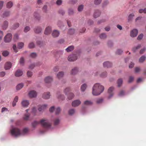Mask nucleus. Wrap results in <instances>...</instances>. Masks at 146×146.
Here are the masks:
<instances>
[{
	"mask_svg": "<svg viewBox=\"0 0 146 146\" xmlns=\"http://www.w3.org/2000/svg\"><path fill=\"white\" fill-rule=\"evenodd\" d=\"M41 31L42 29L39 27H36L34 30L35 32L36 33H39L41 32Z\"/></svg>",
	"mask_w": 146,
	"mask_h": 146,
	"instance_id": "393cba45",
	"label": "nucleus"
},
{
	"mask_svg": "<svg viewBox=\"0 0 146 146\" xmlns=\"http://www.w3.org/2000/svg\"><path fill=\"white\" fill-rule=\"evenodd\" d=\"M50 94L49 92H46L44 93L42 96V97L44 99H48L50 97Z\"/></svg>",
	"mask_w": 146,
	"mask_h": 146,
	"instance_id": "ddd939ff",
	"label": "nucleus"
},
{
	"mask_svg": "<svg viewBox=\"0 0 146 146\" xmlns=\"http://www.w3.org/2000/svg\"><path fill=\"white\" fill-rule=\"evenodd\" d=\"M51 31V28L50 26L46 27L44 31V33L46 35H48L50 34Z\"/></svg>",
	"mask_w": 146,
	"mask_h": 146,
	"instance_id": "1a4fd4ad",
	"label": "nucleus"
},
{
	"mask_svg": "<svg viewBox=\"0 0 146 146\" xmlns=\"http://www.w3.org/2000/svg\"><path fill=\"white\" fill-rule=\"evenodd\" d=\"M100 14V12L98 10H96L94 12L93 16L94 17L96 18L99 17Z\"/></svg>",
	"mask_w": 146,
	"mask_h": 146,
	"instance_id": "6ab92c4d",
	"label": "nucleus"
},
{
	"mask_svg": "<svg viewBox=\"0 0 146 146\" xmlns=\"http://www.w3.org/2000/svg\"><path fill=\"white\" fill-rule=\"evenodd\" d=\"M11 64L10 62H7L5 64V69L6 70L9 69L11 68Z\"/></svg>",
	"mask_w": 146,
	"mask_h": 146,
	"instance_id": "dca6fc26",
	"label": "nucleus"
},
{
	"mask_svg": "<svg viewBox=\"0 0 146 146\" xmlns=\"http://www.w3.org/2000/svg\"><path fill=\"white\" fill-rule=\"evenodd\" d=\"M135 15L133 13L130 14L128 17V22H130L132 21Z\"/></svg>",
	"mask_w": 146,
	"mask_h": 146,
	"instance_id": "b1692460",
	"label": "nucleus"
},
{
	"mask_svg": "<svg viewBox=\"0 0 146 146\" xmlns=\"http://www.w3.org/2000/svg\"><path fill=\"white\" fill-rule=\"evenodd\" d=\"M33 75L32 72L31 71H28L27 73V75L28 77H31Z\"/></svg>",
	"mask_w": 146,
	"mask_h": 146,
	"instance_id": "603ef678",
	"label": "nucleus"
},
{
	"mask_svg": "<svg viewBox=\"0 0 146 146\" xmlns=\"http://www.w3.org/2000/svg\"><path fill=\"white\" fill-rule=\"evenodd\" d=\"M19 62L20 64H21L23 65L24 64V60L23 57L20 58Z\"/></svg>",
	"mask_w": 146,
	"mask_h": 146,
	"instance_id": "3c124183",
	"label": "nucleus"
},
{
	"mask_svg": "<svg viewBox=\"0 0 146 146\" xmlns=\"http://www.w3.org/2000/svg\"><path fill=\"white\" fill-rule=\"evenodd\" d=\"M138 33V31L136 29H134L130 33V36L132 37H135L137 36Z\"/></svg>",
	"mask_w": 146,
	"mask_h": 146,
	"instance_id": "0eeeda50",
	"label": "nucleus"
},
{
	"mask_svg": "<svg viewBox=\"0 0 146 146\" xmlns=\"http://www.w3.org/2000/svg\"><path fill=\"white\" fill-rule=\"evenodd\" d=\"M2 54L3 56H6L9 55V52L7 51H4L2 53Z\"/></svg>",
	"mask_w": 146,
	"mask_h": 146,
	"instance_id": "a18cd8bd",
	"label": "nucleus"
},
{
	"mask_svg": "<svg viewBox=\"0 0 146 146\" xmlns=\"http://www.w3.org/2000/svg\"><path fill=\"white\" fill-rule=\"evenodd\" d=\"M145 56H142L139 59V62L141 63L143 62L145 60Z\"/></svg>",
	"mask_w": 146,
	"mask_h": 146,
	"instance_id": "e433bc0d",
	"label": "nucleus"
},
{
	"mask_svg": "<svg viewBox=\"0 0 146 146\" xmlns=\"http://www.w3.org/2000/svg\"><path fill=\"white\" fill-rule=\"evenodd\" d=\"M143 36V35L142 34H141L139 35L137 38V39L138 40H140L142 39Z\"/></svg>",
	"mask_w": 146,
	"mask_h": 146,
	"instance_id": "e2e57ef3",
	"label": "nucleus"
},
{
	"mask_svg": "<svg viewBox=\"0 0 146 146\" xmlns=\"http://www.w3.org/2000/svg\"><path fill=\"white\" fill-rule=\"evenodd\" d=\"M24 45V43L22 42H19L18 44V47L19 49L22 48Z\"/></svg>",
	"mask_w": 146,
	"mask_h": 146,
	"instance_id": "c9c22d12",
	"label": "nucleus"
},
{
	"mask_svg": "<svg viewBox=\"0 0 146 146\" xmlns=\"http://www.w3.org/2000/svg\"><path fill=\"white\" fill-rule=\"evenodd\" d=\"M64 75V72H59L57 75V77L58 78L60 79L63 77Z\"/></svg>",
	"mask_w": 146,
	"mask_h": 146,
	"instance_id": "a878e982",
	"label": "nucleus"
},
{
	"mask_svg": "<svg viewBox=\"0 0 146 146\" xmlns=\"http://www.w3.org/2000/svg\"><path fill=\"white\" fill-rule=\"evenodd\" d=\"M75 112V110L73 109L70 110L68 111L69 114L70 115H72Z\"/></svg>",
	"mask_w": 146,
	"mask_h": 146,
	"instance_id": "79ce46f5",
	"label": "nucleus"
},
{
	"mask_svg": "<svg viewBox=\"0 0 146 146\" xmlns=\"http://www.w3.org/2000/svg\"><path fill=\"white\" fill-rule=\"evenodd\" d=\"M62 0H57L56 1V4L57 5H60L62 4Z\"/></svg>",
	"mask_w": 146,
	"mask_h": 146,
	"instance_id": "09e8293b",
	"label": "nucleus"
},
{
	"mask_svg": "<svg viewBox=\"0 0 146 146\" xmlns=\"http://www.w3.org/2000/svg\"><path fill=\"white\" fill-rule=\"evenodd\" d=\"M61 109L59 107L57 108L55 110V113L56 114H58L61 111Z\"/></svg>",
	"mask_w": 146,
	"mask_h": 146,
	"instance_id": "ea45409f",
	"label": "nucleus"
},
{
	"mask_svg": "<svg viewBox=\"0 0 146 146\" xmlns=\"http://www.w3.org/2000/svg\"><path fill=\"white\" fill-rule=\"evenodd\" d=\"M39 123L45 128H49L51 126V124L48 120L45 119H42L40 121H34L32 123V125L33 127H35Z\"/></svg>",
	"mask_w": 146,
	"mask_h": 146,
	"instance_id": "f03ea898",
	"label": "nucleus"
},
{
	"mask_svg": "<svg viewBox=\"0 0 146 146\" xmlns=\"http://www.w3.org/2000/svg\"><path fill=\"white\" fill-rule=\"evenodd\" d=\"M70 88H66L64 90V92L65 93L66 95H68L69 94V95L68 96V98L69 100L72 99L74 97V95L73 93H70Z\"/></svg>",
	"mask_w": 146,
	"mask_h": 146,
	"instance_id": "20e7f679",
	"label": "nucleus"
},
{
	"mask_svg": "<svg viewBox=\"0 0 146 146\" xmlns=\"http://www.w3.org/2000/svg\"><path fill=\"white\" fill-rule=\"evenodd\" d=\"M22 105L23 107H27L29 104V102L27 100H23L21 102Z\"/></svg>",
	"mask_w": 146,
	"mask_h": 146,
	"instance_id": "412c9836",
	"label": "nucleus"
},
{
	"mask_svg": "<svg viewBox=\"0 0 146 146\" xmlns=\"http://www.w3.org/2000/svg\"><path fill=\"white\" fill-rule=\"evenodd\" d=\"M13 48L14 51L16 52H17L18 51L17 50V48L16 46V45L15 44H14L13 46Z\"/></svg>",
	"mask_w": 146,
	"mask_h": 146,
	"instance_id": "0e129e2a",
	"label": "nucleus"
},
{
	"mask_svg": "<svg viewBox=\"0 0 146 146\" xmlns=\"http://www.w3.org/2000/svg\"><path fill=\"white\" fill-rule=\"evenodd\" d=\"M101 77L102 78L105 77L107 76V73L106 72H104L102 73L100 75Z\"/></svg>",
	"mask_w": 146,
	"mask_h": 146,
	"instance_id": "5fc2aeb1",
	"label": "nucleus"
},
{
	"mask_svg": "<svg viewBox=\"0 0 146 146\" xmlns=\"http://www.w3.org/2000/svg\"><path fill=\"white\" fill-rule=\"evenodd\" d=\"M123 52V51L120 49H118L117 50L116 54H120Z\"/></svg>",
	"mask_w": 146,
	"mask_h": 146,
	"instance_id": "680f3d73",
	"label": "nucleus"
},
{
	"mask_svg": "<svg viewBox=\"0 0 146 146\" xmlns=\"http://www.w3.org/2000/svg\"><path fill=\"white\" fill-rule=\"evenodd\" d=\"M77 57L75 54L70 55L68 57V60L69 61H74L77 59Z\"/></svg>",
	"mask_w": 146,
	"mask_h": 146,
	"instance_id": "423d86ee",
	"label": "nucleus"
},
{
	"mask_svg": "<svg viewBox=\"0 0 146 146\" xmlns=\"http://www.w3.org/2000/svg\"><path fill=\"white\" fill-rule=\"evenodd\" d=\"M84 8V5H80L78 7V10L79 11H81Z\"/></svg>",
	"mask_w": 146,
	"mask_h": 146,
	"instance_id": "58836bf2",
	"label": "nucleus"
},
{
	"mask_svg": "<svg viewBox=\"0 0 146 146\" xmlns=\"http://www.w3.org/2000/svg\"><path fill=\"white\" fill-rule=\"evenodd\" d=\"M81 104V102L79 100H76L74 101L72 103V106L73 107L77 106Z\"/></svg>",
	"mask_w": 146,
	"mask_h": 146,
	"instance_id": "9b49d317",
	"label": "nucleus"
},
{
	"mask_svg": "<svg viewBox=\"0 0 146 146\" xmlns=\"http://www.w3.org/2000/svg\"><path fill=\"white\" fill-rule=\"evenodd\" d=\"M140 70V68L139 67H136L135 68V72L136 73L139 72Z\"/></svg>",
	"mask_w": 146,
	"mask_h": 146,
	"instance_id": "69168bd1",
	"label": "nucleus"
},
{
	"mask_svg": "<svg viewBox=\"0 0 146 146\" xmlns=\"http://www.w3.org/2000/svg\"><path fill=\"white\" fill-rule=\"evenodd\" d=\"M29 95L30 97L33 98L36 96L37 93L35 91L33 90L30 91L29 92Z\"/></svg>",
	"mask_w": 146,
	"mask_h": 146,
	"instance_id": "f8f14e48",
	"label": "nucleus"
},
{
	"mask_svg": "<svg viewBox=\"0 0 146 146\" xmlns=\"http://www.w3.org/2000/svg\"><path fill=\"white\" fill-rule=\"evenodd\" d=\"M140 47L141 45H138L136 47L133 48L132 49V50L133 52H135L136 50L139 49L140 48Z\"/></svg>",
	"mask_w": 146,
	"mask_h": 146,
	"instance_id": "49530a36",
	"label": "nucleus"
},
{
	"mask_svg": "<svg viewBox=\"0 0 146 146\" xmlns=\"http://www.w3.org/2000/svg\"><path fill=\"white\" fill-rule=\"evenodd\" d=\"M29 113L25 114L23 117V119L25 120H29Z\"/></svg>",
	"mask_w": 146,
	"mask_h": 146,
	"instance_id": "473e14b6",
	"label": "nucleus"
},
{
	"mask_svg": "<svg viewBox=\"0 0 146 146\" xmlns=\"http://www.w3.org/2000/svg\"><path fill=\"white\" fill-rule=\"evenodd\" d=\"M12 38V35L11 33L7 34L4 38V41L6 42H10Z\"/></svg>",
	"mask_w": 146,
	"mask_h": 146,
	"instance_id": "39448f33",
	"label": "nucleus"
},
{
	"mask_svg": "<svg viewBox=\"0 0 146 146\" xmlns=\"http://www.w3.org/2000/svg\"><path fill=\"white\" fill-rule=\"evenodd\" d=\"M74 48V47L73 46H70L68 47L66 49V50L67 52H69L72 50Z\"/></svg>",
	"mask_w": 146,
	"mask_h": 146,
	"instance_id": "c85d7f7f",
	"label": "nucleus"
},
{
	"mask_svg": "<svg viewBox=\"0 0 146 146\" xmlns=\"http://www.w3.org/2000/svg\"><path fill=\"white\" fill-rule=\"evenodd\" d=\"M103 66L104 67H106L107 68L110 67L112 66V64L108 62L107 61L104 62L103 63Z\"/></svg>",
	"mask_w": 146,
	"mask_h": 146,
	"instance_id": "aec40b11",
	"label": "nucleus"
},
{
	"mask_svg": "<svg viewBox=\"0 0 146 146\" xmlns=\"http://www.w3.org/2000/svg\"><path fill=\"white\" fill-rule=\"evenodd\" d=\"M59 120L58 119H55L54 121V123L55 125H58L59 122Z\"/></svg>",
	"mask_w": 146,
	"mask_h": 146,
	"instance_id": "bf43d9fd",
	"label": "nucleus"
},
{
	"mask_svg": "<svg viewBox=\"0 0 146 146\" xmlns=\"http://www.w3.org/2000/svg\"><path fill=\"white\" fill-rule=\"evenodd\" d=\"M10 12L8 11H5L2 15V17L3 18L7 17L10 15Z\"/></svg>",
	"mask_w": 146,
	"mask_h": 146,
	"instance_id": "4be33fe9",
	"label": "nucleus"
},
{
	"mask_svg": "<svg viewBox=\"0 0 146 146\" xmlns=\"http://www.w3.org/2000/svg\"><path fill=\"white\" fill-rule=\"evenodd\" d=\"M103 101V99L102 98L98 99L96 101V103L98 104L102 103Z\"/></svg>",
	"mask_w": 146,
	"mask_h": 146,
	"instance_id": "13d9d810",
	"label": "nucleus"
},
{
	"mask_svg": "<svg viewBox=\"0 0 146 146\" xmlns=\"http://www.w3.org/2000/svg\"><path fill=\"white\" fill-rule=\"evenodd\" d=\"M58 98L60 100H63L65 98V97L63 95L60 94H58Z\"/></svg>",
	"mask_w": 146,
	"mask_h": 146,
	"instance_id": "7c9ffc66",
	"label": "nucleus"
},
{
	"mask_svg": "<svg viewBox=\"0 0 146 146\" xmlns=\"http://www.w3.org/2000/svg\"><path fill=\"white\" fill-rule=\"evenodd\" d=\"M30 30V28L28 26H27L25 27L24 30V32L26 33L29 31Z\"/></svg>",
	"mask_w": 146,
	"mask_h": 146,
	"instance_id": "4d7b16f0",
	"label": "nucleus"
},
{
	"mask_svg": "<svg viewBox=\"0 0 146 146\" xmlns=\"http://www.w3.org/2000/svg\"><path fill=\"white\" fill-rule=\"evenodd\" d=\"M47 7L46 5H45L44 6V7H43L42 10L43 11L45 12H46L47 11Z\"/></svg>",
	"mask_w": 146,
	"mask_h": 146,
	"instance_id": "052dcab7",
	"label": "nucleus"
},
{
	"mask_svg": "<svg viewBox=\"0 0 146 146\" xmlns=\"http://www.w3.org/2000/svg\"><path fill=\"white\" fill-rule=\"evenodd\" d=\"M23 74V71L20 70H18L16 71L15 75L16 76L19 77L22 76Z\"/></svg>",
	"mask_w": 146,
	"mask_h": 146,
	"instance_id": "f3484780",
	"label": "nucleus"
},
{
	"mask_svg": "<svg viewBox=\"0 0 146 146\" xmlns=\"http://www.w3.org/2000/svg\"><path fill=\"white\" fill-rule=\"evenodd\" d=\"M36 109L34 107L33 108L32 110V112L33 113H34L35 114H36Z\"/></svg>",
	"mask_w": 146,
	"mask_h": 146,
	"instance_id": "774afa93",
	"label": "nucleus"
},
{
	"mask_svg": "<svg viewBox=\"0 0 146 146\" xmlns=\"http://www.w3.org/2000/svg\"><path fill=\"white\" fill-rule=\"evenodd\" d=\"M59 32L57 30H55L53 31L52 35L54 37H58L59 35Z\"/></svg>",
	"mask_w": 146,
	"mask_h": 146,
	"instance_id": "4468645a",
	"label": "nucleus"
},
{
	"mask_svg": "<svg viewBox=\"0 0 146 146\" xmlns=\"http://www.w3.org/2000/svg\"><path fill=\"white\" fill-rule=\"evenodd\" d=\"M13 5V3L11 1L8 2L6 5L7 7L8 8H10Z\"/></svg>",
	"mask_w": 146,
	"mask_h": 146,
	"instance_id": "bb28decb",
	"label": "nucleus"
},
{
	"mask_svg": "<svg viewBox=\"0 0 146 146\" xmlns=\"http://www.w3.org/2000/svg\"><path fill=\"white\" fill-rule=\"evenodd\" d=\"M19 23H16L13 25L12 28L14 29H15L19 27Z\"/></svg>",
	"mask_w": 146,
	"mask_h": 146,
	"instance_id": "c03bdc74",
	"label": "nucleus"
},
{
	"mask_svg": "<svg viewBox=\"0 0 146 146\" xmlns=\"http://www.w3.org/2000/svg\"><path fill=\"white\" fill-rule=\"evenodd\" d=\"M47 105L44 104L42 105H39L38 106V110L39 111H41L45 109L47 107Z\"/></svg>",
	"mask_w": 146,
	"mask_h": 146,
	"instance_id": "9d476101",
	"label": "nucleus"
},
{
	"mask_svg": "<svg viewBox=\"0 0 146 146\" xmlns=\"http://www.w3.org/2000/svg\"><path fill=\"white\" fill-rule=\"evenodd\" d=\"M104 89L103 86L99 83H96L93 87L92 94L94 96L99 95L103 92Z\"/></svg>",
	"mask_w": 146,
	"mask_h": 146,
	"instance_id": "f257e3e1",
	"label": "nucleus"
},
{
	"mask_svg": "<svg viewBox=\"0 0 146 146\" xmlns=\"http://www.w3.org/2000/svg\"><path fill=\"white\" fill-rule=\"evenodd\" d=\"M8 25V23L7 21H5L2 25V27L3 29L5 30L7 28Z\"/></svg>",
	"mask_w": 146,
	"mask_h": 146,
	"instance_id": "a211bd4d",
	"label": "nucleus"
},
{
	"mask_svg": "<svg viewBox=\"0 0 146 146\" xmlns=\"http://www.w3.org/2000/svg\"><path fill=\"white\" fill-rule=\"evenodd\" d=\"M114 88L112 86L110 87L109 88L108 92V93L109 94V98H110L113 96V91L114 90Z\"/></svg>",
	"mask_w": 146,
	"mask_h": 146,
	"instance_id": "6e6552de",
	"label": "nucleus"
},
{
	"mask_svg": "<svg viewBox=\"0 0 146 146\" xmlns=\"http://www.w3.org/2000/svg\"><path fill=\"white\" fill-rule=\"evenodd\" d=\"M74 32V30L73 29H71L69 30L68 33L70 35H72Z\"/></svg>",
	"mask_w": 146,
	"mask_h": 146,
	"instance_id": "de8ad7c7",
	"label": "nucleus"
},
{
	"mask_svg": "<svg viewBox=\"0 0 146 146\" xmlns=\"http://www.w3.org/2000/svg\"><path fill=\"white\" fill-rule=\"evenodd\" d=\"M30 56L32 58H35L37 56V54L36 53H32L30 55Z\"/></svg>",
	"mask_w": 146,
	"mask_h": 146,
	"instance_id": "a19ab883",
	"label": "nucleus"
},
{
	"mask_svg": "<svg viewBox=\"0 0 146 146\" xmlns=\"http://www.w3.org/2000/svg\"><path fill=\"white\" fill-rule=\"evenodd\" d=\"M84 104L85 105H88L92 104V103L91 101L86 100L84 102Z\"/></svg>",
	"mask_w": 146,
	"mask_h": 146,
	"instance_id": "4c0bfd02",
	"label": "nucleus"
},
{
	"mask_svg": "<svg viewBox=\"0 0 146 146\" xmlns=\"http://www.w3.org/2000/svg\"><path fill=\"white\" fill-rule=\"evenodd\" d=\"M124 92L123 90L121 91L119 94V95L120 96H123L124 94Z\"/></svg>",
	"mask_w": 146,
	"mask_h": 146,
	"instance_id": "338daca9",
	"label": "nucleus"
},
{
	"mask_svg": "<svg viewBox=\"0 0 146 146\" xmlns=\"http://www.w3.org/2000/svg\"><path fill=\"white\" fill-rule=\"evenodd\" d=\"M87 86L86 84H83L81 86V90L83 92L86 89Z\"/></svg>",
	"mask_w": 146,
	"mask_h": 146,
	"instance_id": "2f4dec72",
	"label": "nucleus"
},
{
	"mask_svg": "<svg viewBox=\"0 0 146 146\" xmlns=\"http://www.w3.org/2000/svg\"><path fill=\"white\" fill-rule=\"evenodd\" d=\"M123 81L121 79H119L117 81V83L118 84V86L119 87H120L121 85L122 84Z\"/></svg>",
	"mask_w": 146,
	"mask_h": 146,
	"instance_id": "f704fd0d",
	"label": "nucleus"
},
{
	"mask_svg": "<svg viewBox=\"0 0 146 146\" xmlns=\"http://www.w3.org/2000/svg\"><path fill=\"white\" fill-rule=\"evenodd\" d=\"M78 71V69L76 67H75L71 71V74L74 75L76 74Z\"/></svg>",
	"mask_w": 146,
	"mask_h": 146,
	"instance_id": "5701e85b",
	"label": "nucleus"
},
{
	"mask_svg": "<svg viewBox=\"0 0 146 146\" xmlns=\"http://www.w3.org/2000/svg\"><path fill=\"white\" fill-rule=\"evenodd\" d=\"M100 38L101 39H104L106 37V35L104 33L101 34L99 36Z\"/></svg>",
	"mask_w": 146,
	"mask_h": 146,
	"instance_id": "72a5a7b5",
	"label": "nucleus"
},
{
	"mask_svg": "<svg viewBox=\"0 0 146 146\" xmlns=\"http://www.w3.org/2000/svg\"><path fill=\"white\" fill-rule=\"evenodd\" d=\"M52 78L50 76H47L45 78L44 81L46 83H49L52 81Z\"/></svg>",
	"mask_w": 146,
	"mask_h": 146,
	"instance_id": "2eb2a0df",
	"label": "nucleus"
},
{
	"mask_svg": "<svg viewBox=\"0 0 146 146\" xmlns=\"http://www.w3.org/2000/svg\"><path fill=\"white\" fill-rule=\"evenodd\" d=\"M101 1L102 0H95L94 4L96 5H98L101 3Z\"/></svg>",
	"mask_w": 146,
	"mask_h": 146,
	"instance_id": "864d4df0",
	"label": "nucleus"
},
{
	"mask_svg": "<svg viewBox=\"0 0 146 146\" xmlns=\"http://www.w3.org/2000/svg\"><path fill=\"white\" fill-rule=\"evenodd\" d=\"M68 13L70 15H72L74 13L73 9H69L68 10Z\"/></svg>",
	"mask_w": 146,
	"mask_h": 146,
	"instance_id": "6e6d98bb",
	"label": "nucleus"
},
{
	"mask_svg": "<svg viewBox=\"0 0 146 146\" xmlns=\"http://www.w3.org/2000/svg\"><path fill=\"white\" fill-rule=\"evenodd\" d=\"M134 77L132 76H130L129 77L128 82L129 83L132 82L134 80Z\"/></svg>",
	"mask_w": 146,
	"mask_h": 146,
	"instance_id": "37998d69",
	"label": "nucleus"
},
{
	"mask_svg": "<svg viewBox=\"0 0 146 146\" xmlns=\"http://www.w3.org/2000/svg\"><path fill=\"white\" fill-rule=\"evenodd\" d=\"M29 47L30 48H33L35 47L34 43L33 42L30 43L29 45Z\"/></svg>",
	"mask_w": 146,
	"mask_h": 146,
	"instance_id": "8fccbe9b",
	"label": "nucleus"
},
{
	"mask_svg": "<svg viewBox=\"0 0 146 146\" xmlns=\"http://www.w3.org/2000/svg\"><path fill=\"white\" fill-rule=\"evenodd\" d=\"M11 133L12 135L17 137L21 134L20 130L17 128H13L10 130Z\"/></svg>",
	"mask_w": 146,
	"mask_h": 146,
	"instance_id": "7ed1b4c3",
	"label": "nucleus"
},
{
	"mask_svg": "<svg viewBox=\"0 0 146 146\" xmlns=\"http://www.w3.org/2000/svg\"><path fill=\"white\" fill-rule=\"evenodd\" d=\"M24 86V85L22 83H20L18 84L16 86V89L17 90H19L21 89Z\"/></svg>",
	"mask_w": 146,
	"mask_h": 146,
	"instance_id": "cd10ccee",
	"label": "nucleus"
},
{
	"mask_svg": "<svg viewBox=\"0 0 146 146\" xmlns=\"http://www.w3.org/2000/svg\"><path fill=\"white\" fill-rule=\"evenodd\" d=\"M34 17L36 19L39 20L40 19V16L38 13L36 12H35L34 13Z\"/></svg>",
	"mask_w": 146,
	"mask_h": 146,
	"instance_id": "c756f323",
	"label": "nucleus"
}]
</instances>
